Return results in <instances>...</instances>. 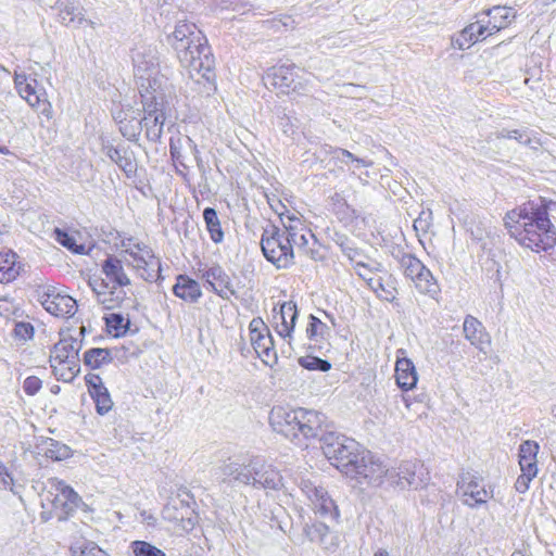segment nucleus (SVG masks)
Listing matches in <instances>:
<instances>
[{"instance_id": "1", "label": "nucleus", "mask_w": 556, "mask_h": 556, "mask_svg": "<svg viewBox=\"0 0 556 556\" xmlns=\"http://www.w3.org/2000/svg\"><path fill=\"white\" fill-rule=\"evenodd\" d=\"M325 415L305 408L290 409L283 406H275L269 413V424L274 431L282 434L296 444L302 439L320 437L324 455L342 473L349 476L355 472V464L364 454L359 452L358 443L345 435L332 431L324 432Z\"/></svg>"}, {"instance_id": "2", "label": "nucleus", "mask_w": 556, "mask_h": 556, "mask_svg": "<svg viewBox=\"0 0 556 556\" xmlns=\"http://www.w3.org/2000/svg\"><path fill=\"white\" fill-rule=\"evenodd\" d=\"M167 42L176 52L182 67L198 86L197 91L211 96L215 90V59L206 37L193 23L179 21Z\"/></svg>"}, {"instance_id": "3", "label": "nucleus", "mask_w": 556, "mask_h": 556, "mask_svg": "<svg viewBox=\"0 0 556 556\" xmlns=\"http://www.w3.org/2000/svg\"><path fill=\"white\" fill-rule=\"evenodd\" d=\"M556 202L540 198L506 214L505 225L519 244L533 252L547 251L556 244V230L548 212Z\"/></svg>"}, {"instance_id": "4", "label": "nucleus", "mask_w": 556, "mask_h": 556, "mask_svg": "<svg viewBox=\"0 0 556 556\" xmlns=\"http://www.w3.org/2000/svg\"><path fill=\"white\" fill-rule=\"evenodd\" d=\"M214 476L222 483H238L257 490H279L283 486L280 471L260 455L245 457L242 462L228 458L214 469Z\"/></svg>"}, {"instance_id": "5", "label": "nucleus", "mask_w": 556, "mask_h": 556, "mask_svg": "<svg viewBox=\"0 0 556 556\" xmlns=\"http://www.w3.org/2000/svg\"><path fill=\"white\" fill-rule=\"evenodd\" d=\"M291 241H295L291 235L275 225L264 229L261 238V248L265 258L277 268H289L294 263L293 248Z\"/></svg>"}, {"instance_id": "6", "label": "nucleus", "mask_w": 556, "mask_h": 556, "mask_svg": "<svg viewBox=\"0 0 556 556\" xmlns=\"http://www.w3.org/2000/svg\"><path fill=\"white\" fill-rule=\"evenodd\" d=\"M42 506H51V514L58 520H66L83 503L80 496L64 481L58 478L47 480L42 493Z\"/></svg>"}, {"instance_id": "7", "label": "nucleus", "mask_w": 556, "mask_h": 556, "mask_svg": "<svg viewBox=\"0 0 556 556\" xmlns=\"http://www.w3.org/2000/svg\"><path fill=\"white\" fill-rule=\"evenodd\" d=\"M138 79V89L142 104H166L172 94L173 86L165 73L161 71L154 74L143 75Z\"/></svg>"}, {"instance_id": "8", "label": "nucleus", "mask_w": 556, "mask_h": 556, "mask_svg": "<svg viewBox=\"0 0 556 556\" xmlns=\"http://www.w3.org/2000/svg\"><path fill=\"white\" fill-rule=\"evenodd\" d=\"M429 479V472L416 460H405L397 468H390L388 481L400 489L422 488Z\"/></svg>"}, {"instance_id": "9", "label": "nucleus", "mask_w": 556, "mask_h": 556, "mask_svg": "<svg viewBox=\"0 0 556 556\" xmlns=\"http://www.w3.org/2000/svg\"><path fill=\"white\" fill-rule=\"evenodd\" d=\"M457 494L465 505L476 507L486 503L493 496V491L485 489L480 476L467 471L462 473L457 481Z\"/></svg>"}, {"instance_id": "10", "label": "nucleus", "mask_w": 556, "mask_h": 556, "mask_svg": "<svg viewBox=\"0 0 556 556\" xmlns=\"http://www.w3.org/2000/svg\"><path fill=\"white\" fill-rule=\"evenodd\" d=\"M38 301L43 308L55 317H72L77 309V302L72 296L61 294L54 287H42L37 291Z\"/></svg>"}, {"instance_id": "11", "label": "nucleus", "mask_w": 556, "mask_h": 556, "mask_svg": "<svg viewBox=\"0 0 556 556\" xmlns=\"http://www.w3.org/2000/svg\"><path fill=\"white\" fill-rule=\"evenodd\" d=\"M301 491L311 502L315 514L323 518L337 520L339 517L337 506L323 486H318L309 480H303L301 482Z\"/></svg>"}, {"instance_id": "12", "label": "nucleus", "mask_w": 556, "mask_h": 556, "mask_svg": "<svg viewBox=\"0 0 556 556\" xmlns=\"http://www.w3.org/2000/svg\"><path fill=\"white\" fill-rule=\"evenodd\" d=\"M249 330L251 344L258 357L265 364L276 361L274 339L264 321L261 318H253L249 325Z\"/></svg>"}, {"instance_id": "13", "label": "nucleus", "mask_w": 556, "mask_h": 556, "mask_svg": "<svg viewBox=\"0 0 556 556\" xmlns=\"http://www.w3.org/2000/svg\"><path fill=\"white\" fill-rule=\"evenodd\" d=\"M355 464V472H350L348 477L357 480H365L369 484L379 485L383 478L388 480L390 468H387L381 462L374 460L371 456L363 454Z\"/></svg>"}, {"instance_id": "14", "label": "nucleus", "mask_w": 556, "mask_h": 556, "mask_svg": "<svg viewBox=\"0 0 556 556\" xmlns=\"http://www.w3.org/2000/svg\"><path fill=\"white\" fill-rule=\"evenodd\" d=\"M102 151L127 177L136 174L137 163L135 153L129 146L124 142H118L114 146L113 142L108 140L103 141Z\"/></svg>"}, {"instance_id": "15", "label": "nucleus", "mask_w": 556, "mask_h": 556, "mask_svg": "<svg viewBox=\"0 0 556 556\" xmlns=\"http://www.w3.org/2000/svg\"><path fill=\"white\" fill-rule=\"evenodd\" d=\"M132 62L136 78L161 71L157 49L151 45L138 47L134 52Z\"/></svg>"}, {"instance_id": "16", "label": "nucleus", "mask_w": 556, "mask_h": 556, "mask_svg": "<svg viewBox=\"0 0 556 556\" xmlns=\"http://www.w3.org/2000/svg\"><path fill=\"white\" fill-rule=\"evenodd\" d=\"M200 271L202 273L201 277L222 299L228 300L230 295H236L230 277L219 265H214Z\"/></svg>"}, {"instance_id": "17", "label": "nucleus", "mask_w": 556, "mask_h": 556, "mask_svg": "<svg viewBox=\"0 0 556 556\" xmlns=\"http://www.w3.org/2000/svg\"><path fill=\"white\" fill-rule=\"evenodd\" d=\"M81 346V340L73 337L63 338L54 344L50 354V362L60 359L67 361L70 365L80 364L79 351Z\"/></svg>"}, {"instance_id": "18", "label": "nucleus", "mask_w": 556, "mask_h": 556, "mask_svg": "<svg viewBox=\"0 0 556 556\" xmlns=\"http://www.w3.org/2000/svg\"><path fill=\"white\" fill-rule=\"evenodd\" d=\"M463 332L471 345L483 353L486 352L485 349L491 344V338L481 321L471 315H467L463 324Z\"/></svg>"}, {"instance_id": "19", "label": "nucleus", "mask_w": 556, "mask_h": 556, "mask_svg": "<svg viewBox=\"0 0 556 556\" xmlns=\"http://www.w3.org/2000/svg\"><path fill=\"white\" fill-rule=\"evenodd\" d=\"M489 17L486 22L490 33L494 34L506 28L516 17V11L510 7L495 5L482 12Z\"/></svg>"}, {"instance_id": "20", "label": "nucleus", "mask_w": 556, "mask_h": 556, "mask_svg": "<svg viewBox=\"0 0 556 556\" xmlns=\"http://www.w3.org/2000/svg\"><path fill=\"white\" fill-rule=\"evenodd\" d=\"M174 294L189 303H197L202 296L201 287L198 281L187 275H178L173 287Z\"/></svg>"}, {"instance_id": "21", "label": "nucleus", "mask_w": 556, "mask_h": 556, "mask_svg": "<svg viewBox=\"0 0 556 556\" xmlns=\"http://www.w3.org/2000/svg\"><path fill=\"white\" fill-rule=\"evenodd\" d=\"M298 67L294 64H282L271 68L267 75L271 85L282 93H290V86L294 83Z\"/></svg>"}, {"instance_id": "22", "label": "nucleus", "mask_w": 556, "mask_h": 556, "mask_svg": "<svg viewBox=\"0 0 556 556\" xmlns=\"http://www.w3.org/2000/svg\"><path fill=\"white\" fill-rule=\"evenodd\" d=\"M395 379L399 388L404 391L413 389L417 381V371L414 363L408 358H399L395 364Z\"/></svg>"}, {"instance_id": "23", "label": "nucleus", "mask_w": 556, "mask_h": 556, "mask_svg": "<svg viewBox=\"0 0 556 556\" xmlns=\"http://www.w3.org/2000/svg\"><path fill=\"white\" fill-rule=\"evenodd\" d=\"M102 271L105 277L115 283L113 288L130 285V279L126 275L122 261L115 256H108L102 264Z\"/></svg>"}, {"instance_id": "24", "label": "nucleus", "mask_w": 556, "mask_h": 556, "mask_svg": "<svg viewBox=\"0 0 556 556\" xmlns=\"http://www.w3.org/2000/svg\"><path fill=\"white\" fill-rule=\"evenodd\" d=\"M18 256L13 251L0 252V282L7 283L13 281L21 271Z\"/></svg>"}, {"instance_id": "25", "label": "nucleus", "mask_w": 556, "mask_h": 556, "mask_svg": "<svg viewBox=\"0 0 556 556\" xmlns=\"http://www.w3.org/2000/svg\"><path fill=\"white\" fill-rule=\"evenodd\" d=\"M0 489L9 490L13 495L17 496L23 502V491L25 483L22 479L15 476L14 471L10 469L4 463L0 460Z\"/></svg>"}, {"instance_id": "26", "label": "nucleus", "mask_w": 556, "mask_h": 556, "mask_svg": "<svg viewBox=\"0 0 556 556\" xmlns=\"http://www.w3.org/2000/svg\"><path fill=\"white\" fill-rule=\"evenodd\" d=\"M39 454L52 460H63L71 456V448L54 439L47 438L38 445Z\"/></svg>"}, {"instance_id": "27", "label": "nucleus", "mask_w": 556, "mask_h": 556, "mask_svg": "<svg viewBox=\"0 0 556 556\" xmlns=\"http://www.w3.org/2000/svg\"><path fill=\"white\" fill-rule=\"evenodd\" d=\"M114 357L110 349L91 348L83 355V363L88 368L94 370L113 362Z\"/></svg>"}, {"instance_id": "28", "label": "nucleus", "mask_w": 556, "mask_h": 556, "mask_svg": "<svg viewBox=\"0 0 556 556\" xmlns=\"http://www.w3.org/2000/svg\"><path fill=\"white\" fill-rule=\"evenodd\" d=\"M412 281L415 283L416 289L422 294L433 298L440 291L435 278L427 267L420 270Z\"/></svg>"}, {"instance_id": "29", "label": "nucleus", "mask_w": 556, "mask_h": 556, "mask_svg": "<svg viewBox=\"0 0 556 556\" xmlns=\"http://www.w3.org/2000/svg\"><path fill=\"white\" fill-rule=\"evenodd\" d=\"M203 219L205 222V226L210 233L211 240L214 243L223 242L224 231L222 229L216 210L213 207H205L203 211Z\"/></svg>"}, {"instance_id": "30", "label": "nucleus", "mask_w": 556, "mask_h": 556, "mask_svg": "<svg viewBox=\"0 0 556 556\" xmlns=\"http://www.w3.org/2000/svg\"><path fill=\"white\" fill-rule=\"evenodd\" d=\"M329 327L323 323L319 318L314 315L308 316V324L306 327V336L311 342H314L315 346L324 342L329 336Z\"/></svg>"}, {"instance_id": "31", "label": "nucleus", "mask_w": 556, "mask_h": 556, "mask_svg": "<svg viewBox=\"0 0 556 556\" xmlns=\"http://www.w3.org/2000/svg\"><path fill=\"white\" fill-rule=\"evenodd\" d=\"M60 22L67 27H78L85 21L83 9L72 3L65 4L59 12Z\"/></svg>"}, {"instance_id": "32", "label": "nucleus", "mask_w": 556, "mask_h": 556, "mask_svg": "<svg viewBox=\"0 0 556 556\" xmlns=\"http://www.w3.org/2000/svg\"><path fill=\"white\" fill-rule=\"evenodd\" d=\"M58 380L71 382L80 372V364L70 365L67 361L50 362Z\"/></svg>"}, {"instance_id": "33", "label": "nucleus", "mask_w": 556, "mask_h": 556, "mask_svg": "<svg viewBox=\"0 0 556 556\" xmlns=\"http://www.w3.org/2000/svg\"><path fill=\"white\" fill-rule=\"evenodd\" d=\"M134 267L138 270L139 276L146 281L152 282L162 278L160 260H152L149 261V263L142 264L134 263Z\"/></svg>"}, {"instance_id": "34", "label": "nucleus", "mask_w": 556, "mask_h": 556, "mask_svg": "<svg viewBox=\"0 0 556 556\" xmlns=\"http://www.w3.org/2000/svg\"><path fill=\"white\" fill-rule=\"evenodd\" d=\"M336 243L340 247L342 253L355 264L361 258H367L364 252L354 247L349 238L344 235H337Z\"/></svg>"}, {"instance_id": "35", "label": "nucleus", "mask_w": 556, "mask_h": 556, "mask_svg": "<svg viewBox=\"0 0 556 556\" xmlns=\"http://www.w3.org/2000/svg\"><path fill=\"white\" fill-rule=\"evenodd\" d=\"M406 278L413 280L426 266L413 254L404 253L400 258Z\"/></svg>"}, {"instance_id": "36", "label": "nucleus", "mask_w": 556, "mask_h": 556, "mask_svg": "<svg viewBox=\"0 0 556 556\" xmlns=\"http://www.w3.org/2000/svg\"><path fill=\"white\" fill-rule=\"evenodd\" d=\"M303 532L311 542L323 543L329 533V527L321 521L305 523Z\"/></svg>"}, {"instance_id": "37", "label": "nucleus", "mask_w": 556, "mask_h": 556, "mask_svg": "<svg viewBox=\"0 0 556 556\" xmlns=\"http://www.w3.org/2000/svg\"><path fill=\"white\" fill-rule=\"evenodd\" d=\"M144 116L143 121H152L157 126H160L161 131L163 132V126L165 122V104H160L154 102L153 104H142Z\"/></svg>"}, {"instance_id": "38", "label": "nucleus", "mask_w": 556, "mask_h": 556, "mask_svg": "<svg viewBox=\"0 0 556 556\" xmlns=\"http://www.w3.org/2000/svg\"><path fill=\"white\" fill-rule=\"evenodd\" d=\"M106 327L115 332V337L126 334L130 327V320L125 319L122 314L113 313L105 317Z\"/></svg>"}, {"instance_id": "39", "label": "nucleus", "mask_w": 556, "mask_h": 556, "mask_svg": "<svg viewBox=\"0 0 556 556\" xmlns=\"http://www.w3.org/2000/svg\"><path fill=\"white\" fill-rule=\"evenodd\" d=\"M186 150V142L185 137H181L180 135L177 137H172L169 139V153L173 159V161L182 166L184 168H187V165L185 163V154L184 151Z\"/></svg>"}, {"instance_id": "40", "label": "nucleus", "mask_w": 556, "mask_h": 556, "mask_svg": "<svg viewBox=\"0 0 556 556\" xmlns=\"http://www.w3.org/2000/svg\"><path fill=\"white\" fill-rule=\"evenodd\" d=\"M354 269L356 274L366 281L367 285L371 282L375 277L372 276L376 271L382 270V265L380 263L375 262L374 264L365 263L364 258H361L354 264Z\"/></svg>"}, {"instance_id": "41", "label": "nucleus", "mask_w": 556, "mask_h": 556, "mask_svg": "<svg viewBox=\"0 0 556 556\" xmlns=\"http://www.w3.org/2000/svg\"><path fill=\"white\" fill-rule=\"evenodd\" d=\"M130 549L134 556H166V554L147 541H134L130 543Z\"/></svg>"}, {"instance_id": "42", "label": "nucleus", "mask_w": 556, "mask_h": 556, "mask_svg": "<svg viewBox=\"0 0 556 556\" xmlns=\"http://www.w3.org/2000/svg\"><path fill=\"white\" fill-rule=\"evenodd\" d=\"M53 238L58 243H60L61 245H63L64 248H66L70 251H73V252L79 253V254H83L85 251V247L76 244L75 238L73 236H71L70 233H67V231H65L63 229L55 228L53 230Z\"/></svg>"}, {"instance_id": "43", "label": "nucleus", "mask_w": 556, "mask_h": 556, "mask_svg": "<svg viewBox=\"0 0 556 556\" xmlns=\"http://www.w3.org/2000/svg\"><path fill=\"white\" fill-rule=\"evenodd\" d=\"M380 299L393 302L395 300L396 289L394 287L384 286L381 278H375L367 285Z\"/></svg>"}, {"instance_id": "44", "label": "nucleus", "mask_w": 556, "mask_h": 556, "mask_svg": "<svg viewBox=\"0 0 556 556\" xmlns=\"http://www.w3.org/2000/svg\"><path fill=\"white\" fill-rule=\"evenodd\" d=\"M299 364L305 369L318 370L321 372H326L331 368V364L327 359L311 355L300 357Z\"/></svg>"}, {"instance_id": "45", "label": "nucleus", "mask_w": 556, "mask_h": 556, "mask_svg": "<svg viewBox=\"0 0 556 556\" xmlns=\"http://www.w3.org/2000/svg\"><path fill=\"white\" fill-rule=\"evenodd\" d=\"M92 291L97 294L99 303L103 304L106 309H111L115 306V301L106 294L109 285L104 280L89 281Z\"/></svg>"}, {"instance_id": "46", "label": "nucleus", "mask_w": 556, "mask_h": 556, "mask_svg": "<svg viewBox=\"0 0 556 556\" xmlns=\"http://www.w3.org/2000/svg\"><path fill=\"white\" fill-rule=\"evenodd\" d=\"M334 157L340 161L341 163L348 164L349 162H355L358 165H362L364 167H370L372 166V161L367 159H361L355 156L353 153L345 149L337 148L333 150Z\"/></svg>"}, {"instance_id": "47", "label": "nucleus", "mask_w": 556, "mask_h": 556, "mask_svg": "<svg viewBox=\"0 0 556 556\" xmlns=\"http://www.w3.org/2000/svg\"><path fill=\"white\" fill-rule=\"evenodd\" d=\"M35 328L30 323L17 321L14 325L12 334L15 340L26 342L34 338Z\"/></svg>"}, {"instance_id": "48", "label": "nucleus", "mask_w": 556, "mask_h": 556, "mask_svg": "<svg viewBox=\"0 0 556 556\" xmlns=\"http://www.w3.org/2000/svg\"><path fill=\"white\" fill-rule=\"evenodd\" d=\"M465 35L473 36L475 41L485 39L490 33V28L488 23H484L483 20H479L475 23H471L465 28Z\"/></svg>"}, {"instance_id": "49", "label": "nucleus", "mask_w": 556, "mask_h": 556, "mask_svg": "<svg viewBox=\"0 0 556 556\" xmlns=\"http://www.w3.org/2000/svg\"><path fill=\"white\" fill-rule=\"evenodd\" d=\"M140 121L135 122H119V131L123 137L130 141H137L141 132Z\"/></svg>"}, {"instance_id": "50", "label": "nucleus", "mask_w": 556, "mask_h": 556, "mask_svg": "<svg viewBox=\"0 0 556 556\" xmlns=\"http://www.w3.org/2000/svg\"><path fill=\"white\" fill-rule=\"evenodd\" d=\"M540 446L535 441L527 440L519 445V459L534 460L539 453Z\"/></svg>"}, {"instance_id": "51", "label": "nucleus", "mask_w": 556, "mask_h": 556, "mask_svg": "<svg viewBox=\"0 0 556 556\" xmlns=\"http://www.w3.org/2000/svg\"><path fill=\"white\" fill-rule=\"evenodd\" d=\"M72 556H109L106 552L100 548L93 542H86L79 551H73Z\"/></svg>"}, {"instance_id": "52", "label": "nucleus", "mask_w": 556, "mask_h": 556, "mask_svg": "<svg viewBox=\"0 0 556 556\" xmlns=\"http://www.w3.org/2000/svg\"><path fill=\"white\" fill-rule=\"evenodd\" d=\"M496 138L515 139L520 143H528L530 141L529 136L523 130L519 129H502L496 132Z\"/></svg>"}, {"instance_id": "53", "label": "nucleus", "mask_w": 556, "mask_h": 556, "mask_svg": "<svg viewBox=\"0 0 556 556\" xmlns=\"http://www.w3.org/2000/svg\"><path fill=\"white\" fill-rule=\"evenodd\" d=\"M141 123V129H146V137L148 140L157 142L162 137V131L160 126H157L152 121H143V118L140 121Z\"/></svg>"}, {"instance_id": "54", "label": "nucleus", "mask_w": 556, "mask_h": 556, "mask_svg": "<svg viewBox=\"0 0 556 556\" xmlns=\"http://www.w3.org/2000/svg\"><path fill=\"white\" fill-rule=\"evenodd\" d=\"M14 84L21 97H24V93H28V96L34 94L35 88L29 83H27V76L25 74H18L15 72Z\"/></svg>"}, {"instance_id": "55", "label": "nucleus", "mask_w": 556, "mask_h": 556, "mask_svg": "<svg viewBox=\"0 0 556 556\" xmlns=\"http://www.w3.org/2000/svg\"><path fill=\"white\" fill-rule=\"evenodd\" d=\"M94 401L96 410L99 415H105L112 409L113 402L111 400L109 391L103 392Z\"/></svg>"}, {"instance_id": "56", "label": "nucleus", "mask_w": 556, "mask_h": 556, "mask_svg": "<svg viewBox=\"0 0 556 556\" xmlns=\"http://www.w3.org/2000/svg\"><path fill=\"white\" fill-rule=\"evenodd\" d=\"M294 327L295 323L291 321H281V324L277 326V332L288 343L289 350H293L292 333L294 331Z\"/></svg>"}, {"instance_id": "57", "label": "nucleus", "mask_w": 556, "mask_h": 556, "mask_svg": "<svg viewBox=\"0 0 556 556\" xmlns=\"http://www.w3.org/2000/svg\"><path fill=\"white\" fill-rule=\"evenodd\" d=\"M129 255L132 257L134 263L137 264L149 263V261L152 260H160L154 255L152 249L146 244H142L141 253L130 251Z\"/></svg>"}, {"instance_id": "58", "label": "nucleus", "mask_w": 556, "mask_h": 556, "mask_svg": "<svg viewBox=\"0 0 556 556\" xmlns=\"http://www.w3.org/2000/svg\"><path fill=\"white\" fill-rule=\"evenodd\" d=\"M281 321L295 323L298 318L296 306L292 302H285L280 307Z\"/></svg>"}, {"instance_id": "59", "label": "nucleus", "mask_w": 556, "mask_h": 556, "mask_svg": "<svg viewBox=\"0 0 556 556\" xmlns=\"http://www.w3.org/2000/svg\"><path fill=\"white\" fill-rule=\"evenodd\" d=\"M42 381L36 376L27 377L23 382V390L27 395H35L41 389Z\"/></svg>"}, {"instance_id": "60", "label": "nucleus", "mask_w": 556, "mask_h": 556, "mask_svg": "<svg viewBox=\"0 0 556 556\" xmlns=\"http://www.w3.org/2000/svg\"><path fill=\"white\" fill-rule=\"evenodd\" d=\"M470 233H471V239L473 241L481 243L482 249L486 248L485 239L489 237L490 231L488 230V228L485 226H483L482 223H479L476 226V228H471Z\"/></svg>"}, {"instance_id": "61", "label": "nucleus", "mask_w": 556, "mask_h": 556, "mask_svg": "<svg viewBox=\"0 0 556 556\" xmlns=\"http://www.w3.org/2000/svg\"><path fill=\"white\" fill-rule=\"evenodd\" d=\"M331 201L337 214H343L345 216L349 214L350 211L354 213V210L350 207L345 199L340 193H334L331 197Z\"/></svg>"}, {"instance_id": "62", "label": "nucleus", "mask_w": 556, "mask_h": 556, "mask_svg": "<svg viewBox=\"0 0 556 556\" xmlns=\"http://www.w3.org/2000/svg\"><path fill=\"white\" fill-rule=\"evenodd\" d=\"M519 465L522 473H526L527 476L536 477L538 475V465H536V458L534 460H525L519 459Z\"/></svg>"}, {"instance_id": "63", "label": "nucleus", "mask_w": 556, "mask_h": 556, "mask_svg": "<svg viewBox=\"0 0 556 556\" xmlns=\"http://www.w3.org/2000/svg\"><path fill=\"white\" fill-rule=\"evenodd\" d=\"M286 230L288 231V235H291L295 241H291V247L293 248V245H305L307 244V239H306V236L304 233H301L299 235L296 231H295V227L292 226L291 224L290 225H286Z\"/></svg>"}, {"instance_id": "64", "label": "nucleus", "mask_w": 556, "mask_h": 556, "mask_svg": "<svg viewBox=\"0 0 556 556\" xmlns=\"http://www.w3.org/2000/svg\"><path fill=\"white\" fill-rule=\"evenodd\" d=\"M534 477L521 473L515 483V488L519 493H525L529 490V484Z\"/></svg>"}]
</instances>
